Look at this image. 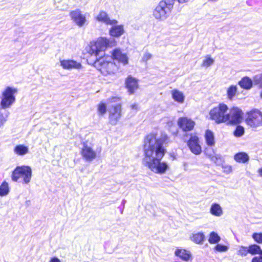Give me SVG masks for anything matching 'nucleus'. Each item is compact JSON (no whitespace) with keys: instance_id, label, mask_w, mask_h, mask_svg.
Segmentation results:
<instances>
[{"instance_id":"nucleus-1","label":"nucleus","mask_w":262,"mask_h":262,"mask_svg":"<svg viewBox=\"0 0 262 262\" xmlns=\"http://www.w3.org/2000/svg\"><path fill=\"white\" fill-rule=\"evenodd\" d=\"M168 141V137L165 134H161L159 136L154 134L148 135L144 139L143 164L145 165L163 159L166 151L164 145Z\"/></svg>"},{"instance_id":"nucleus-2","label":"nucleus","mask_w":262,"mask_h":262,"mask_svg":"<svg viewBox=\"0 0 262 262\" xmlns=\"http://www.w3.org/2000/svg\"><path fill=\"white\" fill-rule=\"evenodd\" d=\"M243 113L239 108L236 106L229 108L224 103H220L209 112V119L216 124H239L243 120Z\"/></svg>"},{"instance_id":"nucleus-3","label":"nucleus","mask_w":262,"mask_h":262,"mask_svg":"<svg viewBox=\"0 0 262 262\" xmlns=\"http://www.w3.org/2000/svg\"><path fill=\"white\" fill-rule=\"evenodd\" d=\"M116 42L114 39H107L106 37H99L96 40L90 42L88 52L91 55L96 57H103L104 52L108 47L116 45Z\"/></svg>"},{"instance_id":"nucleus-4","label":"nucleus","mask_w":262,"mask_h":262,"mask_svg":"<svg viewBox=\"0 0 262 262\" xmlns=\"http://www.w3.org/2000/svg\"><path fill=\"white\" fill-rule=\"evenodd\" d=\"M94 66L104 76L114 75L118 70L117 66L108 56L97 58L94 62Z\"/></svg>"},{"instance_id":"nucleus-5","label":"nucleus","mask_w":262,"mask_h":262,"mask_svg":"<svg viewBox=\"0 0 262 262\" xmlns=\"http://www.w3.org/2000/svg\"><path fill=\"white\" fill-rule=\"evenodd\" d=\"M173 6V0H162L154 9L152 15L159 21H164L170 16Z\"/></svg>"},{"instance_id":"nucleus-6","label":"nucleus","mask_w":262,"mask_h":262,"mask_svg":"<svg viewBox=\"0 0 262 262\" xmlns=\"http://www.w3.org/2000/svg\"><path fill=\"white\" fill-rule=\"evenodd\" d=\"M32 171L30 166L23 165L17 166L13 171L11 179L13 182H18L24 184H29L31 180Z\"/></svg>"},{"instance_id":"nucleus-7","label":"nucleus","mask_w":262,"mask_h":262,"mask_svg":"<svg viewBox=\"0 0 262 262\" xmlns=\"http://www.w3.org/2000/svg\"><path fill=\"white\" fill-rule=\"evenodd\" d=\"M18 92L16 88L7 86L2 92L0 106L2 109L10 108L15 102V96Z\"/></svg>"},{"instance_id":"nucleus-8","label":"nucleus","mask_w":262,"mask_h":262,"mask_svg":"<svg viewBox=\"0 0 262 262\" xmlns=\"http://www.w3.org/2000/svg\"><path fill=\"white\" fill-rule=\"evenodd\" d=\"M160 159L145 165L151 171L155 173L164 174L169 169V166L167 162Z\"/></svg>"},{"instance_id":"nucleus-9","label":"nucleus","mask_w":262,"mask_h":262,"mask_svg":"<svg viewBox=\"0 0 262 262\" xmlns=\"http://www.w3.org/2000/svg\"><path fill=\"white\" fill-rule=\"evenodd\" d=\"M72 22L79 27H82L88 24L85 15L80 9H76L70 12Z\"/></svg>"},{"instance_id":"nucleus-10","label":"nucleus","mask_w":262,"mask_h":262,"mask_svg":"<svg viewBox=\"0 0 262 262\" xmlns=\"http://www.w3.org/2000/svg\"><path fill=\"white\" fill-rule=\"evenodd\" d=\"M247 123L252 127L255 128L259 126L262 119V114L258 110H253L248 114Z\"/></svg>"},{"instance_id":"nucleus-11","label":"nucleus","mask_w":262,"mask_h":262,"mask_svg":"<svg viewBox=\"0 0 262 262\" xmlns=\"http://www.w3.org/2000/svg\"><path fill=\"white\" fill-rule=\"evenodd\" d=\"M121 105L120 104L112 105L109 106V121L111 124L116 125L121 116Z\"/></svg>"},{"instance_id":"nucleus-12","label":"nucleus","mask_w":262,"mask_h":262,"mask_svg":"<svg viewBox=\"0 0 262 262\" xmlns=\"http://www.w3.org/2000/svg\"><path fill=\"white\" fill-rule=\"evenodd\" d=\"M97 152L92 147L91 144L85 142L81 149V155L86 161L91 162L97 157Z\"/></svg>"},{"instance_id":"nucleus-13","label":"nucleus","mask_w":262,"mask_h":262,"mask_svg":"<svg viewBox=\"0 0 262 262\" xmlns=\"http://www.w3.org/2000/svg\"><path fill=\"white\" fill-rule=\"evenodd\" d=\"M59 65L63 70L68 71H79L83 68L81 63L73 59H60Z\"/></svg>"},{"instance_id":"nucleus-14","label":"nucleus","mask_w":262,"mask_h":262,"mask_svg":"<svg viewBox=\"0 0 262 262\" xmlns=\"http://www.w3.org/2000/svg\"><path fill=\"white\" fill-rule=\"evenodd\" d=\"M188 146L190 151L194 155H199L202 152V147L200 144L198 137L195 135H191L187 142Z\"/></svg>"},{"instance_id":"nucleus-15","label":"nucleus","mask_w":262,"mask_h":262,"mask_svg":"<svg viewBox=\"0 0 262 262\" xmlns=\"http://www.w3.org/2000/svg\"><path fill=\"white\" fill-rule=\"evenodd\" d=\"M195 123L192 119L187 117H180L178 120V125L184 132L192 130Z\"/></svg>"},{"instance_id":"nucleus-16","label":"nucleus","mask_w":262,"mask_h":262,"mask_svg":"<svg viewBox=\"0 0 262 262\" xmlns=\"http://www.w3.org/2000/svg\"><path fill=\"white\" fill-rule=\"evenodd\" d=\"M125 85L129 94H133L139 88L138 80L129 76L125 80Z\"/></svg>"},{"instance_id":"nucleus-17","label":"nucleus","mask_w":262,"mask_h":262,"mask_svg":"<svg viewBox=\"0 0 262 262\" xmlns=\"http://www.w3.org/2000/svg\"><path fill=\"white\" fill-rule=\"evenodd\" d=\"M112 56L114 59L117 60L123 66L128 64L129 58L127 55L125 53H122L120 49L114 50L112 53Z\"/></svg>"},{"instance_id":"nucleus-18","label":"nucleus","mask_w":262,"mask_h":262,"mask_svg":"<svg viewBox=\"0 0 262 262\" xmlns=\"http://www.w3.org/2000/svg\"><path fill=\"white\" fill-rule=\"evenodd\" d=\"M170 94L174 101L180 104L184 103L185 96L183 92L174 89L170 91Z\"/></svg>"},{"instance_id":"nucleus-19","label":"nucleus","mask_w":262,"mask_h":262,"mask_svg":"<svg viewBox=\"0 0 262 262\" xmlns=\"http://www.w3.org/2000/svg\"><path fill=\"white\" fill-rule=\"evenodd\" d=\"M97 21L106 25H116L118 21L115 19H111L105 11H100L96 17Z\"/></svg>"},{"instance_id":"nucleus-20","label":"nucleus","mask_w":262,"mask_h":262,"mask_svg":"<svg viewBox=\"0 0 262 262\" xmlns=\"http://www.w3.org/2000/svg\"><path fill=\"white\" fill-rule=\"evenodd\" d=\"M112 25V27L109 30V34L111 36L114 37H119L124 33L125 30L123 25H117V24Z\"/></svg>"},{"instance_id":"nucleus-21","label":"nucleus","mask_w":262,"mask_h":262,"mask_svg":"<svg viewBox=\"0 0 262 262\" xmlns=\"http://www.w3.org/2000/svg\"><path fill=\"white\" fill-rule=\"evenodd\" d=\"M174 254L185 261H188L191 258V253L184 249H177L174 252Z\"/></svg>"},{"instance_id":"nucleus-22","label":"nucleus","mask_w":262,"mask_h":262,"mask_svg":"<svg viewBox=\"0 0 262 262\" xmlns=\"http://www.w3.org/2000/svg\"><path fill=\"white\" fill-rule=\"evenodd\" d=\"M210 213L213 216L220 217L223 214V210L219 204L214 203L211 205Z\"/></svg>"},{"instance_id":"nucleus-23","label":"nucleus","mask_w":262,"mask_h":262,"mask_svg":"<svg viewBox=\"0 0 262 262\" xmlns=\"http://www.w3.org/2000/svg\"><path fill=\"white\" fill-rule=\"evenodd\" d=\"M14 153L19 156H24L29 152L28 146L24 144H18L13 149Z\"/></svg>"},{"instance_id":"nucleus-24","label":"nucleus","mask_w":262,"mask_h":262,"mask_svg":"<svg viewBox=\"0 0 262 262\" xmlns=\"http://www.w3.org/2000/svg\"><path fill=\"white\" fill-rule=\"evenodd\" d=\"M240 87L246 90L251 89L253 85L252 80L248 77H244L238 82Z\"/></svg>"},{"instance_id":"nucleus-25","label":"nucleus","mask_w":262,"mask_h":262,"mask_svg":"<svg viewBox=\"0 0 262 262\" xmlns=\"http://www.w3.org/2000/svg\"><path fill=\"white\" fill-rule=\"evenodd\" d=\"M234 159L238 163H246L249 160V157L247 153L240 152L234 155Z\"/></svg>"},{"instance_id":"nucleus-26","label":"nucleus","mask_w":262,"mask_h":262,"mask_svg":"<svg viewBox=\"0 0 262 262\" xmlns=\"http://www.w3.org/2000/svg\"><path fill=\"white\" fill-rule=\"evenodd\" d=\"M190 239L197 244H201L204 240L205 236L202 232L192 233L190 236Z\"/></svg>"},{"instance_id":"nucleus-27","label":"nucleus","mask_w":262,"mask_h":262,"mask_svg":"<svg viewBox=\"0 0 262 262\" xmlns=\"http://www.w3.org/2000/svg\"><path fill=\"white\" fill-rule=\"evenodd\" d=\"M237 92V86L235 85H231L226 90L227 98L231 101L233 99Z\"/></svg>"},{"instance_id":"nucleus-28","label":"nucleus","mask_w":262,"mask_h":262,"mask_svg":"<svg viewBox=\"0 0 262 262\" xmlns=\"http://www.w3.org/2000/svg\"><path fill=\"white\" fill-rule=\"evenodd\" d=\"M205 141L207 145L209 146H213L215 144V139L213 133L209 130H207L205 134Z\"/></svg>"},{"instance_id":"nucleus-29","label":"nucleus","mask_w":262,"mask_h":262,"mask_svg":"<svg viewBox=\"0 0 262 262\" xmlns=\"http://www.w3.org/2000/svg\"><path fill=\"white\" fill-rule=\"evenodd\" d=\"M205 154L211 161L214 162L220 158V155L215 154L211 148H206L205 150Z\"/></svg>"},{"instance_id":"nucleus-30","label":"nucleus","mask_w":262,"mask_h":262,"mask_svg":"<svg viewBox=\"0 0 262 262\" xmlns=\"http://www.w3.org/2000/svg\"><path fill=\"white\" fill-rule=\"evenodd\" d=\"M249 253L252 255L259 254L262 255V251L260 247L255 244L251 245L248 246Z\"/></svg>"},{"instance_id":"nucleus-31","label":"nucleus","mask_w":262,"mask_h":262,"mask_svg":"<svg viewBox=\"0 0 262 262\" xmlns=\"http://www.w3.org/2000/svg\"><path fill=\"white\" fill-rule=\"evenodd\" d=\"M214 60L209 55H207L204 57L202 64L201 67L205 68H207L212 65L214 63Z\"/></svg>"},{"instance_id":"nucleus-32","label":"nucleus","mask_w":262,"mask_h":262,"mask_svg":"<svg viewBox=\"0 0 262 262\" xmlns=\"http://www.w3.org/2000/svg\"><path fill=\"white\" fill-rule=\"evenodd\" d=\"M9 189L8 183L4 182L0 186V196H3L7 195Z\"/></svg>"},{"instance_id":"nucleus-33","label":"nucleus","mask_w":262,"mask_h":262,"mask_svg":"<svg viewBox=\"0 0 262 262\" xmlns=\"http://www.w3.org/2000/svg\"><path fill=\"white\" fill-rule=\"evenodd\" d=\"M221 240V237L215 232H211L209 235L208 241L210 244L217 243Z\"/></svg>"},{"instance_id":"nucleus-34","label":"nucleus","mask_w":262,"mask_h":262,"mask_svg":"<svg viewBox=\"0 0 262 262\" xmlns=\"http://www.w3.org/2000/svg\"><path fill=\"white\" fill-rule=\"evenodd\" d=\"M9 115V112H3L0 111V128L4 126Z\"/></svg>"},{"instance_id":"nucleus-35","label":"nucleus","mask_w":262,"mask_h":262,"mask_svg":"<svg viewBox=\"0 0 262 262\" xmlns=\"http://www.w3.org/2000/svg\"><path fill=\"white\" fill-rule=\"evenodd\" d=\"M152 55L149 52L146 51L144 52L141 59V62L142 63H146L148 60L151 59Z\"/></svg>"},{"instance_id":"nucleus-36","label":"nucleus","mask_w":262,"mask_h":262,"mask_svg":"<svg viewBox=\"0 0 262 262\" xmlns=\"http://www.w3.org/2000/svg\"><path fill=\"white\" fill-rule=\"evenodd\" d=\"M249 253L248 247L240 246L237 251V254L241 256H246Z\"/></svg>"},{"instance_id":"nucleus-37","label":"nucleus","mask_w":262,"mask_h":262,"mask_svg":"<svg viewBox=\"0 0 262 262\" xmlns=\"http://www.w3.org/2000/svg\"><path fill=\"white\" fill-rule=\"evenodd\" d=\"M98 111L99 114L104 115L106 112V106L104 103L101 102L98 106Z\"/></svg>"},{"instance_id":"nucleus-38","label":"nucleus","mask_w":262,"mask_h":262,"mask_svg":"<svg viewBox=\"0 0 262 262\" xmlns=\"http://www.w3.org/2000/svg\"><path fill=\"white\" fill-rule=\"evenodd\" d=\"M244 133V128L241 126H237L234 135L236 137H241Z\"/></svg>"},{"instance_id":"nucleus-39","label":"nucleus","mask_w":262,"mask_h":262,"mask_svg":"<svg viewBox=\"0 0 262 262\" xmlns=\"http://www.w3.org/2000/svg\"><path fill=\"white\" fill-rule=\"evenodd\" d=\"M228 247L227 246L220 244H218L215 247V250L220 252H226L228 250Z\"/></svg>"},{"instance_id":"nucleus-40","label":"nucleus","mask_w":262,"mask_h":262,"mask_svg":"<svg viewBox=\"0 0 262 262\" xmlns=\"http://www.w3.org/2000/svg\"><path fill=\"white\" fill-rule=\"evenodd\" d=\"M252 237L255 242L259 243H262V234L254 233L252 235Z\"/></svg>"},{"instance_id":"nucleus-41","label":"nucleus","mask_w":262,"mask_h":262,"mask_svg":"<svg viewBox=\"0 0 262 262\" xmlns=\"http://www.w3.org/2000/svg\"><path fill=\"white\" fill-rule=\"evenodd\" d=\"M223 168L224 171L226 173H230L232 170V166L229 165H224Z\"/></svg>"},{"instance_id":"nucleus-42","label":"nucleus","mask_w":262,"mask_h":262,"mask_svg":"<svg viewBox=\"0 0 262 262\" xmlns=\"http://www.w3.org/2000/svg\"><path fill=\"white\" fill-rule=\"evenodd\" d=\"M261 80L262 75L261 74L256 75L254 77V81L257 84L260 83Z\"/></svg>"},{"instance_id":"nucleus-43","label":"nucleus","mask_w":262,"mask_h":262,"mask_svg":"<svg viewBox=\"0 0 262 262\" xmlns=\"http://www.w3.org/2000/svg\"><path fill=\"white\" fill-rule=\"evenodd\" d=\"M252 262H262V255L254 257Z\"/></svg>"},{"instance_id":"nucleus-44","label":"nucleus","mask_w":262,"mask_h":262,"mask_svg":"<svg viewBox=\"0 0 262 262\" xmlns=\"http://www.w3.org/2000/svg\"><path fill=\"white\" fill-rule=\"evenodd\" d=\"M49 262H61V260L57 257H51Z\"/></svg>"},{"instance_id":"nucleus-45","label":"nucleus","mask_w":262,"mask_h":262,"mask_svg":"<svg viewBox=\"0 0 262 262\" xmlns=\"http://www.w3.org/2000/svg\"><path fill=\"white\" fill-rule=\"evenodd\" d=\"M130 107L132 110H137L138 108V106L136 103L131 104Z\"/></svg>"},{"instance_id":"nucleus-46","label":"nucleus","mask_w":262,"mask_h":262,"mask_svg":"<svg viewBox=\"0 0 262 262\" xmlns=\"http://www.w3.org/2000/svg\"><path fill=\"white\" fill-rule=\"evenodd\" d=\"M118 100V98L116 97H113L110 100H108V103H111L112 102H115L116 101Z\"/></svg>"},{"instance_id":"nucleus-47","label":"nucleus","mask_w":262,"mask_h":262,"mask_svg":"<svg viewBox=\"0 0 262 262\" xmlns=\"http://www.w3.org/2000/svg\"><path fill=\"white\" fill-rule=\"evenodd\" d=\"M183 166H184V169H185V170H186V167H187V166H188L187 163L186 162H184V163H183Z\"/></svg>"},{"instance_id":"nucleus-48","label":"nucleus","mask_w":262,"mask_h":262,"mask_svg":"<svg viewBox=\"0 0 262 262\" xmlns=\"http://www.w3.org/2000/svg\"><path fill=\"white\" fill-rule=\"evenodd\" d=\"M259 172L260 173V174H261V172H262V169H259Z\"/></svg>"}]
</instances>
